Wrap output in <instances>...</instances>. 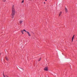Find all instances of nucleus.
Returning a JSON list of instances; mask_svg holds the SVG:
<instances>
[{"instance_id": "f257e3e1", "label": "nucleus", "mask_w": 77, "mask_h": 77, "mask_svg": "<svg viewBox=\"0 0 77 77\" xmlns=\"http://www.w3.org/2000/svg\"><path fill=\"white\" fill-rule=\"evenodd\" d=\"M15 9L14 8V5H13L12 7V16H14L15 15Z\"/></svg>"}, {"instance_id": "f03ea898", "label": "nucleus", "mask_w": 77, "mask_h": 77, "mask_svg": "<svg viewBox=\"0 0 77 77\" xmlns=\"http://www.w3.org/2000/svg\"><path fill=\"white\" fill-rule=\"evenodd\" d=\"M44 70L45 71H48V68L47 67H45V68Z\"/></svg>"}, {"instance_id": "7ed1b4c3", "label": "nucleus", "mask_w": 77, "mask_h": 77, "mask_svg": "<svg viewBox=\"0 0 77 77\" xmlns=\"http://www.w3.org/2000/svg\"><path fill=\"white\" fill-rule=\"evenodd\" d=\"M65 12L66 13L68 12V9L66 8H65Z\"/></svg>"}, {"instance_id": "20e7f679", "label": "nucleus", "mask_w": 77, "mask_h": 77, "mask_svg": "<svg viewBox=\"0 0 77 77\" xmlns=\"http://www.w3.org/2000/svg\"><path fill=\"white\" fill-rule=\"evenodd\" d=\"M23 22V21L22 20H20L19 21L20 24H22Z\"/></svg>"}, {"instance_id": "39448f33", "label": "nucleus", "mask_w": 77, "mask_h": 77, "mask_svg": "<svg viewBox=\"0 0 77 77\" xmlns=\"http://www.w3.org/2000/svg\"><path fill=\"white\" fill-rule=\"evenodd\" d=\"M27 33V34H28V35H29V36H31V35H30V33H29V32H26Z\"/></svg>"}, {"instance_id": "423d86ee", "label": "nucleus", "mask_w": 77, "mask_h": 77, "mask_svg": "<svg viewBox=\"0 0 77 77\" xmlns=\"http://www.w3.org/2000/svg\"><path fill=\"white\" fill-rule=\"evenodd\" d=\"M74 36H75V35H74L72 38V41H73V39H74Z\"/></svg>"}, {"instance_id": "0eeeda50", "label": "nucleus", "mask_w": 77, "mask_h": 77, "mask_svg": "<svg viewBox=\"0 0 77 77\" xmlns=\"http://www.w3.org/2000/svg\"><path fill=\"white\" fill-rule=\"evenodd\" d=\"M61 14H62V12H60L59 14V16H60V15H61Z\"/></svg>"}, {"instance_id": "6e6552de", "label": "nucleus", "mask_w": 77, "mask_h": 77, "mask_svg": "<svg viewBox=\"0 0 77 77\" xmlns=\"http://www.w3.org/2000/svg\"><path fill=\"white\" fill-rule=\"evenodd\" d=\"M21 32L22 34H24V33H23V32H24V31H23H23H21Z\"/></svg>"}, {"instance_id": "1a4fd4ad", "label": "nucleus", "mask_w": 77, "mask_h": 77, "mask_svg": "<svg viewBox=\"0 0 77 77\" xmlns=\"http://www.w3.org/2000/svg\"><path fill=\"white\" fill-rule=\"evenodd\" d=\"M5 58L6 60H8V58H7V57H5Z\"/></svg>"}, {"instance_id": "9d476101", "label": "nucleus", "mask_w": 77, "mask_h": 77, "mask_svg": "<svg viewBox=\"0 0 77 77\" xmlns=\"http://www.w3.org/2000/svg\"><path fill=\"white\" fill-rule=\"evenodd\" d=\"M3 2H6V0H2Z\"/></svg>"}, {"instance_id": "9b49d317", "label": "nucleus", "mask_w": 77, "mask_h": 77, "mask_svg": "<svg viewBox=\"0 0 77 77\" xmlns=\"http://www.w3.org/2000/svg\"><path fill=\"white\" fill-rule=\"evenodd\" d=\"M24 2V0H23L22 1V3H23Z\"/></svg>"}, {"instance_id": "f8f14e48", "label": "nucleus", "mask_w": 77, "mask_h": 77, "mask_svg": "<svg viewBox=\"0 0 77 77\" xmlns=\"http://www.w3.org/2000/svg\"><path fill=\"white\" fill-rule=\"evenodd\" d=\"M23 31H25V32H26V30H24V29L23 30Z\"/></svg>"}, {"instance_id": "ddd939ff", "label": "nucleus", "mask_w": 77, "mask_h": 77, "mask_svg": "<svg viewBox=\"0 0 77 77\" xmlns=\"http://www.w3.org/2000/svg\"><path fill=\"white\" fill-rule=\"evenodd\" d=\"M40 60H41V58L40 59H39V60H38V61H40Z\"/></svg>"}, {"instance_id": "4468645a", "label": "nucleus", "mask_w": 77, "mask_h": 77, "mask_svg": "<svg viewBox=\"0 0 77 77\" xmlns=\"http://www.w3.org/2000/svg\"><path fill=\"white\" fill-rule=\"evenodd\" d=\"M29 1H30L31 0H28Z\"/></svg>"}, {"instance_id": "2eb2a0df", "label": "nucleus", "mask_w": 77, "mask_h": 77, "mask_svg": "<svg viewBox=\"0 0 77 77\" xmlns=\"http://www.w3.org/2000/svg\"><path fill=\"white\" fill-rule=\"evenodd\" d=\"M44 4H45V2H44Z\"/></svg>"}, {"instance_id": "dca6fc26", "label": "nucleus", "mask_w": 77, "mask_h": 77, "mask_svg": "<svg viewBox=\"0 0 77 77\" xmlns=\"http://www.w3.org/2000/svg\"><path fill=\"white\" fill-rule=\"evenodd\" d=\"M45 1H47V0H45Z\"/></svg>"}]
</instances>
